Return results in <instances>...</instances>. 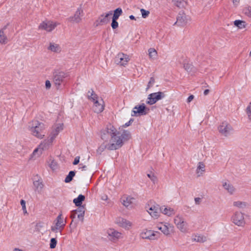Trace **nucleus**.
<instances>
[{"label":"nucleus","instance_id":"obj_49","mask_svg":"<svg viewBox=\"0 0 251 251\" xmlns=\"http://www.w3.org/2000/svg\"><path fill=\"white\" fill-rule=\"evenodd\" d=\"M154 81H155L154 79L153 78H152V77L150 79V81L148 82V87L147 89H148L151 87L153 85V84H154Z\"/></svg>","mask_w":251,"mask_h":251},{"label":"nucleus","instance_id":"obj_43","mask_svg":"<svg viewBox=\"0 0 251 251\" xmlns=\"http://www.w3.org/2000/svg\"><path fill=\"white\" fill-rule=\"evenodd\" d=\"M147 176L153 183H155L157 180V177L152 173L148 174Z\"/></svg>","mask_w":251,"mask_h":251},{"label":"nucleus","instance_id":"obj_38","mask_svg":"<svg viewBox=\"0 0 251 251\" xmlns=\"http://www.w3.org/2000/svg\"><path fill=\"white\" fill-rule=\"evenodd\" d=\"M184 69L188 73L194 72L195 68L193 65L190 63H186L184 64Z\"/></svg>","mask_w":251,"mask_h":251},{"label":"nucleus","instance_id":"obj_22","mask_svg":"<svg viewBox=\"0 0 251 251\" xmlns=\"http://www.w3.org/2000/svg\"><path fill=\"white\" fill-rule=\"evenodd\" d=\"M129 56L123 53H119L115 57V62L119 65L125 66L129 62Z\"/></svg>","mask_w":251,"mask_h":251},{"label":"nucleus","instance_id":"obj_40","mask_svg":"<svg viewBox=\"0 0 251 251\" xmlns=\"http://www.w3.org/2000/svg\"><path fill=\"white\" fill-rule=\"evenodd\" d=\"M75 173L74 171H70L65 179L66 183H69L72 181L73 177L75 176Z\"/></svg>","mask_w":251,"mask_h":251},{"label":"nucleus","instance_id":"obj_21","mask_svg":"<svg viewBox=\"0 0 251 251\" xmlns=\"http://www.w3.org/2000/svg\"><path fill=\"white\" fill-rule=\"evenodd\" d=\"M107 237L112 241H115L122 237V233L114 228H108L106 230Z\"/></svg>","mask_w":251,"mask_h":251},{"label":"nucleus","instance_id":"obj_27","mask_svg":"<svg viewBox=\"0 0 251 251\" xmlns=\"http://www.w3.org/2000/svg\"><path fill=\"white\" fill-rule=\"evenodd\" d=\"M205 172V165L202 162H199L197 165L196 174L198 176H203Z\"/></svg>","mask_w":251,"mask_h":251},{"label":"nucleus","instance_id":"obj_30","mask_svg":"<svg viewBox=\"0 0 251 251\" xmlns=\"http://www.w3.org/2000/svg\"><path fill=\"white\" fill-rule=\"evenodd\" d=\"M192 240L197 242L203 243L206 241L207 238L203 235L196 234L192 236Z\"/></svg>","mask_w":251,"mask_h":251},{"label":"nucleus","instance_id":"obj_6","mask_svg":"<svg viewBox=\"0 0 251 251\" xmlns=\"http://www.w3.org/2000/svg\"><path fill=\"white\" fill-rule=\"evenodd\" d=\"M174 223L176 228L182 233H187L188 232V225L184 217L178 214L174 218Z\"/></svg>","mask_w":251,"mask_h":251},{"label":"nucleus","instance_id":"obj_48","mask_svg":"<svg viewBox=\"0 0 251 251\" xmlns=\"http://www.w3.org/2000/svg\"><path fill=\"white\" fill-rule=\"evenodd\" d=\"M87 169V166L85 164L80 163L79 165L78 169L81 171H86Z\"/></svg>","mask_w":251,"mask_h":251},{"label":"nucleus","instance_id":"obj_8","mask_svg":"<svg viewBox=\"0 0 251 251\" xmlns=\"http://www.w3.org/2000/svg\"><path fill=\"white\" fill-rule=\"evenodd\" d=\"M159 235L160 234L158 231L145 228L140 232L139 236L143 239L154 241L159 238Z\"/></svg>","mask_w":251,"mask_h":251},{"label":"nucleus","instance_id":"obj_36","mask_svg":"<svg viewBox=\"0 0 251 251\" xmlns=\"http://www.w3.org/2000/svg\"><path fill=\"white\" fill-rule=\"evenodd\" d=\"M8 42V39L4 32L0 30V44L2 45L6 44Z\"/></svg>","mask_w":251,"mask_h":251},{"label":"nucleus","instance_id":"obj_53","mask_svg":"<svg viewBox=\"0 0 251 251\" xmlns=\"http://www.w3.org/2000/svg\"><path fill=\"white\" fill-rule=\"evenodd\" d=\"M51 86V85L50 82L49 80H46V82H45V87H46V88L47 89H49L50 88Z\"/></svg>","mask_w":251,"mask_h":251},{"label":"nucleus","instance_id":"obj_32","mask_svg":"<svg viewBox=\"0 0 251 251\" xmlns=\"http://www.w3.org/2000/svg\"><path fill=\"white\" fill-rule=\"evenodd\" d=\"M174 5L179 8H185L187 5V0H172Z\"/></svg>","mask_w":251,"mask_h":251},{"label":"nucleus","instance_id":"obj_42","mask_svg":"<svg viewBox=\"0 0 251 251\" xmlns=\"http://www.w3.org/2000/svg\"><path fill=\"white\" fill-rule=\"evenodd\" d=\"M244 14L249 18H251V6H248L244 9Z\"/></svg>","mask_w":251,"mask_h":251},{"label":"nucleus","instance_id":"obj_24","mask_svg":"<svg viewBox=\"0 0 251 251\" xmlns=\"http://www.w3.org/2000/svg\"><path fill=\"white\" fill-rule=\"evenodd\" d=\"M78 208L72 211L71 217L73 219L75 218L77 216V218L81 221L83 219V217L85 213V207L84 206H77Z\"/></svg>","mask_w":251,"mask_h":251},{"label":"nucleus","instance_id":"obj_28","mask_svg":"<svg viewBox=\"0 0 251 251\" xmlns=\"http://www.w3.org/2000/svg\"><path fill=\"white\" fill-rule=\"evenodd\" d=\"M222 186L230 194H233L235 192V188L228 181H223L222 182Z\"/></svg>","mask_w":251,"mask_h":251},{"label":"nucleus","instance_id":"obj_12","mask_svg":"<svg viewBox=\"0 0 251 251\" xmlns=\"http://www.w3.org/2000/svg\"><path fill=\"white\" fill-rule=\"evenodd\" d=\"M165 97V93L162 92L151 93L148 95L146 102L149 105H152L157 101L163 99Z\"/></svg>","mask_w":251,"mask_h":251},{"label":"nucleus","instance_id":"obj_5","mask_svg":"<svg viewBox=\"0 0 251 251\" xmlns=\"http://www.w3.org/2000/svg\"><path fill=\"white\" fill-rule=\"evenodd\" d=\"M246 216L247 215L244 212L237 210L231 215L230 221L238 227H244L247 224Z\"/></svg>","mask_w":251,"mask_h":251},{"label":"nucleus","instance_id":"obj_16","mask_svg":"<svg viewBox=\"0 0 251 251\" xmlns=\"http://www.w3.org/2000/svg\"><path fill=\"white\" fill-rule=\"evenodd\" d=\"M157 228L166 236L170 235L174 230V226L168 223L158 224Z\"/></svg>","mask_w":251,"mask_h":251},{"label":"nucleus","instance_id":"obj_52","mask_svg":"<svg viewBox=\"0 0 251 251\" xmlns=\"http://www.w3.org/2000/svg\"><path fill=\"white\" fill-rule=\"evenodd\" d=\"M79 160H80V157L79 156H76L75 158V159L74 160L73 164L74 165H76L78 164L79 163Z\"/></svg>","mask_w":251,"mask_h":251},{"label":"nucleus","instance_id":"obj_13","mask_svg":"<svg viewBox=\"0 0 251 251\" xmlns=\"http://www.w3.org/2000/svg\"><path fill=\"white\" fill-rule=\"evenodd\" d=\"M160 208L157 204H149L146 207L147 212L154 219H157L160 217Z\"/></svg>","mask_w":251,"mask_h":251},{"label":"nucleus","instance_id":"obj_20","mask_svg":"<svg viewBox=\"0 0 251 251\" xmlns=\"http://www.w3.org/2000/svg\"><path fill=\"white\" fill-rule=\"evenodd\" d=\"M115 222L119 226L126 230L130 229L132 226V224L130 221L120 217L117 218Z\"/></svg>","mask_w":251,"mask_h":251},{"label":"nucleus","instance_id":"obj_35","mask_svg":"<svg viewBox=\"0 0 251 251\" xmlns=\"http://www.w3.org/2000/svg\"><path fill=\"white\" fill-rule=\"evenodd\" d=\"M84 200V196L80 194L78 196L77 198L74 199L73 202L76 206H84L83 205H81V204Z\"/></svg>","mask_w":251,"mask_h":251},{"label":"nucleus","instance_id":"obj_29","mask_svg":"<svg viewBox=\"0 0 251 251\" xmlns=\"http://www.w3.org/2000/svg\"><path fill=\"white\" fill-rule=\"evenodd\" d=\"M160 210L162 213L169 217L172 216L175 214L174 209L170 207L162 206L160 207Z\"/></svg>","mask_w":251,"mask_h":251},{"label":"nucleus","instance_id":"obj_2","mask_svg":"<svg viewBox=\"0 0 251 251\" xmlns=\"http://www.w3.org/2000/svg\"><path fill=\"white\" fill-rule=\"evenodd\" d=\"M88 99L93 103V109L95 112L100 113L102 112L104 108L103 100L93 92L89 91L87 94Z\"/></svg>","mask_w":251,"mask_h":251},{"label":"nucleus","instance_id":"obj_14","mask_svg":"<svg viewBox=\"0 0 251 251\" xmlns=\"http://www.w3.org/2000/svg\"><path fill=\"white\" fill-rule=\"evenodd\" d=\"M112 14V11H109L100 15L96 22V25H103L108 24Z\"/></svg>","mask_w":251,"mask_h":251},{"label":"nucleus","instance_id":"obj_50","mask_svg":"<svg viewBox=\"0 0 251 251\" xmlns=\"http://www.w3.org/2000/svg\"><path fill=\"white\" fill-rule=\"evenodd\" d=\"M202 199L200 197H197L194 199L195 203L196 205H199L201 203Z\"/></svg>","mask_w":251,"mask_h":251},{"label":"nucleus","instance_id":"obj_1","mask_svg":"<svg viewBox=\"0 0 251 251\" xmlns=\"http://www.w3.org/2000/svg\"><path fill=\"white\" fill-rule=\"evenodd\" d=\"M103 143L99 147L97 151L101 153L105 149L116 150L121 148L125 142L132 138L130 131L119 127L118 129L112 124H108L100 132Z\"/></svg>","mask_w":251,"mask_h":251},{"label":"nucleus","instance_id":"obj_57","mask_svg":"<svg viewBox=\"0 0 251 251\" xmlns=\"http://www.w3.org/2000/svg\"><path fill=\"white\" fill-rule=\"evenodd\" d=\"M209 90L208 89H206L204 91L203 94L204 95H207L209 93Z\"/></svg>","mask_w":251,"mask_h":251},{"label":"nucleus","instance_id":"obj_26","mask_svg":"<svg viewBox=\"0 0 251 251\" xmlns=\"http://www.w3.org/2000/svg\"><path fill=\"white\" fill-rule=\"evenodd\" d=\"M47 49L55 53H59L61 51V48L60 45L58 44L53 42L49 43Z\"/></svg>","mask_w":251,"mask_h":251},{"label":"nucleus","instance_id":"obj_3","mask_svg":"<svg viewBox=\"0 0 251 251\" xmlns=\"http://www.w3.org/2000/svg\"><path fill=\"white\" fill-rule=\"evenodd\" d=\"M46 128L45 125L38 122H32L29 126L31 134L39 139H42L45 136Z\"/></svg>","mask_w":251,"mask_h":251},{"label":"nucleus","instance_id":"obj_46","mask_svg":"<svg viewBox=\"0 0 251 251\" xmlns=\"http://www.w3.org/2000/svg\"><path fill=\"white\" fill-rule=\"evenodd\" d=\"M140 12L141 13L142 17L143 18H146L148 17L150 14V11L148 10H146L143 8L140 9Z\"/></svg>","mask_w":251,"mask_h":251},{"label":"nucleus","instance_id":"obj_55","mask_svg":"<svg viewBox=\"0 0 251 251\" xmlns=\"http://www.w3.org/2000/svg\"><path fill=\"white\" fill-rule=\"evenodd\" d=\"M194 96L192 95H190L188 98H187V102L188 103H190L191 101L193 100L194 99Z\"/></svg>","mask_w":251,"mask_h":251},{"label":"nucleus","instance_id":"obj_17","mask_svg":"<svg viewBox=\"0 0 251 251\" xmlns=\"http://www.w3.org/2000/svg\"><path fill=\"white\" fill-rule=\"evenodd\" d=\"M57 23L51 21H45L42 22L39 25V28L41 30H45L50 32L54 29L57 26Z\"/></svg>","mask_w":251,"mask_h":251},{"label":"nucleus","instance_id":"obj_23","mask_svg":"<svg viewBox=\"0 0 251 251\" xmlns=\"http://www.w3.org/2000/svg\"><path fill=\"white\" fill-rule=\"evenodd\" d=\"M33 185L34 190L38 193H41L42 191L44 186L42 178L38 176L34 177Z\"/></svg>","mask_w":251,"mask_h":251},{"label":"nucleus","instance_id":"obj_9","mask_svg":"<svg viewBox=\"0 0 251 251\" xmlns=\"http://www.w3.org/2000/svg\"><path fill=\"white\" fill-rule=\"evenodd\" d=\"M218 132L223 136L227 137L233 132L232 126L226 122H223L218 126Z\"/></svg>","mask_w":251,"mask_h":251},{"label":"nucleus","instance_id":"obj_15","mask_svg":"<svg viewBox=\"0 0 251 251\" xmlns=\"http://www.w3.org/2000/svg\"><path fill=\"white\" fill-rule=\"evenodd\" d=\"M83 16V9L79 7L76 9L74 14L68 19V21L73 24H78L81 21Z\"/></svg>","mask_w":251,"mask_h":251},{"label":"nucleus","instance_id":"obj_34","mask_svg":"<svg viewBox=\"0 0 251 251\" xmlns=\"http://www.w3.org/2000/svg\"><path fill=\"white\" fill-rule=\"evenodd\" d=\"M148 55L151 60H155L157 58V52L154 48H150L148 50Z\"/></svg>","mask_w":251,"mask_h":251},{"label":"nucleus","instance_id":"obj_4","mask_svg":"<svg viewBox=\"0 0 251 251\" xmlns=\"http://www.w3.org/2000/svg\"><path fill=\"white\" fill-rule=\"evenodd\" d=\"M66 223V220L64 219L62 213H60L57 218L54 220L50 227V234L51 233L56 234V237H57V233L61 235V231L64 229Z\"/></svg>","mask_w":251,"mask_h":251},{"label":"nucleus","instance_id":"obj_25","mask_svg":"<svg viewBox=\"0 0 251 251\" xmlns=\"http://www.w3.org/2000/svg\"><path fill=\"white\" fill-rule=\"evenodd\" d=\"M47 166L52 171H54L58 169V164L54 158L50 157L46 161Z\"/></svg>","mask_w":251,"mask_h":251},{"label":"nucleus","instance_id":"obj_31","mask_svg":"<svg viewBox=\"0 0 251 251\" xmlns=\"http://www.w3.org/2000/svg\"><path fill=\"white\" fill-rule=\"evenodd\" d=\"M233 206L239 209H245L248 207L249 204L244 201H236L233 202Z\"/></svg>","mask_w":251,"mask_h":251},{"label":"nucleus","instance_id":"obj_45","mask_svg":"<svg viewBox=\"0 0 251 251\" xmlns=\"http://www.w3.org/2000/svg\"><path fill=\"white\" fill-rule=\"evenodd\" d=\"M20 203H21V205L22 206V210H23V213L24 214H27V210H26V204H25V200H22L20 201Z\"/></svg>","mask_w":251,"mask_h":251},{"label":"nucleus","instance_id":"obj_47","mask_svg":"<svg viewBox=\"0 0 251 251\" xmlns=\"http://www.w3.org/2000/svg\"><path fill=\"white\" fill-rule=\"evenodd\" d=\"M117 20L112 19L111 23V27L113 29H117L119 26V24L117 21Z\"/></svg>","mask_w":251,"mask_h":251},{"label":"nucleus","instance_id":"obj_54","mask_svg":"<svg viewBox=\"0 0 251 251\" xmlns=\"http://www.w3.org/2000/svg\"><path fill=\"white\" fill-rule=\"evenodd\" d=\"M132 121L133 120H130L127 123H126L125 125H123L121 127H120L121 128L122 127H128L131 124V123H132Z\"/></svg>","mask_w":251,"mask_h":251},{"label":"nucleus","instance_id":"obj_18","mask_svg":"<svg viewBox=\"0 0 251 251\" xmlns=\"http://www.w3.org/2000/svg\"><path fill=\"white\" fill-rule=\"evenodd\" d=\"M135 201L134 198L130 196L125 195L121 199V202L123 205L128 209H131L133 207Z\"/></svg>","mask_w":251,"mask_h":251},{"label":"nucleus","instance_id":"obj_33","mask_svg":"<svg viewBox=\"0 0 251 251\" xmlns=\"http://www.w3.org/2000/svg\"><path fill=\"white\" fill-rule=\"evenodd\" d=\"M65 77V74L63 73H60L55 75L54 80L55 84L58 86H60Z\"/></svg>","mask_w":251,"mask_h":251},{"label":"nucleus","instance_id":"obj_11","mask_svg":"<svg viewBox=\"0 0 251 251\" xmlns=\"http://www.w3.org/2000/svg\"><path fill=\"white\" fill-rule=\"evenodd\" d=\"M51 145L47 144L46 143V140H44L38 146V148L35 149L32 154L31 155L30 157V160H35L36 158L40 157L41 154L43 153V151L45 149L49 148Z\"/></svg>","mask_w":251,"mask_h":251},{"label":"nucleus","instance_id":"obj_58","mask_svg":"<svg viewBox=\"0 0 251 251\" xmlns=\"http://www.w3.org/2000/svg\"><path fill=\"white\" fill-rule=\"evenodd\" d=\"M129 18H130V19L132 20H136L135 17L134 16H133V15L129 16Z\"/></svg>","mask_w":251,"mask_h":251},{"label":"nucleus","instance_id":"obj_7","mask_svg":"<svg viewBox=\"0 0 251 251\" xmlns=\"http://www.w3.org/2000/svg\"><path fill=\"white\" fill-rule=\"evenodd\" d=\"M63 129V124L62 123L55 124L52 126V130L48 137L45 140L47 144H50L51 145L53 143L54 140L58 135L59 132L62 131Z\"/></svg>","mask_w":251,"mask_h":251},{"label":"nucleus","instance_id":"obj_19","mask_svg":"<svg viewBox=\"0 0 251 251\" xmlns=\"http://www.w3.org/2000/svg\"><path fill=\"white\" fill-rule=\"evenodd\" d=\"M191 20L190 17L186 15L183 11L180 12L177 17L176 22V24L179 25H184L187 24Z\"/></svg>","mask_w":251,"mask_h":251},{"label":"nucleus","instance_id":"obj_41","mask_svg":"<svg viewBox=\"0 0 251 251\" xmlns=\"http://www.w3.org/2000/svg\"><path fill=\"white\" fill-rule=\"evenodd\" d=\"M246 112L249 119L251 120V102L249 103L246 109Z\"/></svg>","mask_w":251,"mask_h":251},{"label":"nucleus","instance_id":"obj_56","mask_svg":"<svg viewBox=\"0 0 251 251\" xmlns=\"http://www.w3.org/2000/svg\"><path fill=\"white\" fill-rule=\"evenodd\" d=\"M9 25V24H6L5 25H3L2 28L0 29V30H2L3 32H4V30L7 28Z\"/></svg>","mask_w":251,"mask_h":251},{"label":"nucleus","instance_id":"obj_44","mask_svg":"<svg viewBox=\"0 0 251 251\" xmlns=\"http://www.w3.org/2000/svg\"><path fill=\"white\" fill-rule=\"evenodd\" d=\"M57 244V240L55 238H52L50 239V249H54Z\"/></svg>","mask_w":251,"mask_h":251},{"label":"nucleus","instance_id":"obj_39","mask_svg":"<svg viewBox=\"0 0 251 251\" xmlns=\"http://www.w3.org/2000/svg\"><path fill=\"white\" fill-rule=\"evenodd\" d=\"M234 25L240 29L244 28L246 27L245 22L242 20H235L234 22Z\"/></svg>","mask_w":251,"mask_h":251},{"label":"nucleus","instance_id":"obj_37","mask_svg":"<svg viewBox=\"0 0 251 251\" xmlns=\"http://www.w3.org/2000/svg\"><path fill=\"white\" fill-rule=\"evenodd\" d=\"M123 11L121 8H118L114 11L112 19L118 20L122 14Z\"/></svg>","mask_w":251,"mask_h":251},{"label":"nucleus","instance_id":"obj_51","mask_svg":"<svg viewBox=\"0 0 251 251\" xmlns=\"http://www.w3.org/2000/svg\"><path fill=\"white\" fill-rule=\"evenodd\" d=\"M233 5L234 7H237L240 4V0H232Z\"/></svg>","mask_w":251,"mask_h":251},{"label":"nucleus","instance_id":"obj_10","mask_svg":"<svg viewBox=\"0 0 251 251\" xmlns=\"http://www.w3.org/2000/svg\"><path fill=\"white\" fill-rule=\"evenodd\" d=\"M148 111L149 109L144 103L137 104L133 108L131 115L133 117H139L145 115L148 113Z\"/></svg>","mask_w":251,"mask_h":251}]
</instances>
